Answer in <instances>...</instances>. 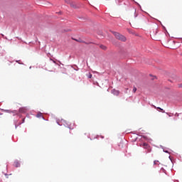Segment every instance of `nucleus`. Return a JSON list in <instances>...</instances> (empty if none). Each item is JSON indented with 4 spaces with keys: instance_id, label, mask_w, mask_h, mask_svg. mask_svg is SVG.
I'll list each match as a JSON object with an SVG mask.
<instances>
[{
    "instance_id": "nucleus-1",
    "label": "nucleus",
    "mask_w": 182,
    "mask_h": 182,
    "mask_svg": "<svg viewBox=\"0 0 182 182\" xmlns=\"http://www.w3.org/2000/svg\"><path fill=\"white\" fill-rule=\"evenodd\" d=\"M111 32L112 33L114 36H115L116 39H118V41H121L122 42H126V41H127V38H126L124 36L120 34V33L112 31Z\"/></svg>"
},
{
    "instance_id": "nucleus-2",
    "label": "nucleus",
    "mask_w": 182,
    "mask_h": 182,
    "mask_svg": "<svg viewBox=\"0 0 182 182\" xmlns=\"http://www.w3.org/2000/svg\"><path fill=\"white\" fill-rule=\"evenodd\" d=\"M150 33H151V36H152L154 41H157V38H156V36H157V33H159V29L157 28V26H156L155 28L152 29V31L150 32Z\"/></svg>"
},
{
    "instance_id": "nucleus-3",
    "label": "nucleus",
    "mask_w": 182,
    "mask_h": 182,
    "mask_svg": "<svg viewBox=\"0 0 182 182\" xmlns=\"http://www.w3.org/2000/svg\"><path fill=\"white\" fill-rule=\"evenodd\" d=\"M1 112H4L5 113H12L13 116H18L19 114V112L18 110H11V109H1Z\"/></svg>"
},
{
    "instance_id": "nucleus-4",
    "label": "nucleus",
    "mask_w": 182,
    "mask_h": 182,
    "mask_svg": "<svg viewBox=\"0 0 182 182\" xmlns=\"http://www.w3.org/2000/svg\"><path fill=\"white\" fill-rule=\"evenodd\" d=\"M147 22H149V19L147 18V17L141 15L139 18V23H141V25H144V23H147Z\"/></svg>"
},
{
    "instance_id": "nucleus-5",
    "label": "nucleus",
    "mask_w": 182,
    "mask_h": 182,
    "mask_svg": "<svg viewBox=\"0 0 182 182\" xmlns=\"http://www.w3.org/2000/svg\"><path fill=\"white\" fill-rule=\"evenodd\" d=\"M111 92L114 96H119L120 95V91L116 89H113Z\"/></svg>"
},
{
    "instance_id": "nucleus-6",
    "label": "nucleus",
    "mask_w": 182,
    "mask_h": 182,
    "mask_svg": "<svg viewBox=\"0 0 182 182\" xmlns=\"http://www.w3.org/2000/svg\"><path fill=\"white\" fill-rule=\"evenodd\" d=\"M70 5L71 8H74V9H77V8H79V6L76 5V3L74 1H71Z\"/></svg>"
},
{
    "instance_id": "nucleus-7",
    "label": "nucleus",
    "mask_w": 182,
    "mask_h": 182,
    "mask_svg": "<svg viewBox=\"0 0 182 182\" xmlns=\"http://www.w3.org/2000/svg\"><path fill=\"white\" fill-rule=\"evenodd\" d=\"M42 112H38L36 115V117H38V119L42 117L43 120H45V117L43 116H42Z\"/></svg>"
},
{
    "instance_id": "nucleus-8",
    "label": "nucleus",
    "mask_w": 182,
    "mask_h": 182,
    "mask_svg": "<svg viewBox=\"0 0 182 182\" xmlns=\"http://www.w3.org/2000/svg\"><path fill=\"white\" fill-rule=\"evenodd\" d=\"M76 42H79L80 43H85V41L82 40V38H78V39H74Z\"/></svg>"
},
{
    "instance_id": "nucleus-9",
    "label": "nucleus",
    "mask_w": 182,
    "mask_h": 182,
    "mask_svg": "<svg viewBox=\"0 0 182 182\" xmlns=\"http://www.w3.org/2000/svg\"><path fill=\"white\" fill-rule=\"evenodd\" d=\"M100 48L101 49H102V50H106V49H107V47H106V46H103V45H100Z\"/></svg>"
},
{
    "instance_id": "nucleus-10",
    "label": "nucleus",
    "mask_w": 182,
    "mask_h": 182,
    "mask_svg": "<svg viewBox=\"0 0 182 182\" xmlns=\"http://www.w3.org/2000/svg\"><path fill=\"white\" fill-rule=\"evenodd\" d=\"M74 70H79V68L77 67V65H74L71 66Z\"/></svg>"
},
{
    "instance_id": "nucleus-11",
    "label": "nucleus",
    "mask_w": 182,
    "mask_h": 182,
    "mask_svg": "<svg viewBox=\"0 0 182 182\" xmlns=\"http://www.w3.org/2000/svg\"><path fill=\"white\" fill-rule=\"evenodd\" d=\"M86 76L88 77V79H92V73H88V74H87Z\"/></svg>"
},
{
    "instance_id": "nucleus-12",
    "label": "nucleus",
    "mask_w": 182,
    "mask_h": 182,
    "mask_svg": "<svg viewBox=\"0 0 182 182\" xmlns=\"http://www.w3.org/2000/svg\"><path fill=\"white\" fill-rule=\"evenodd\" d=\"M65 4H68V5H70L72 0H65Z\"/></svg>"
},
{
    "instance_id": "nucleus-13",
    "label": "nucleus",
    "mask_w": 182,
    "mask_h": 182,
    "mask_svg": "<svg viewBox=\"0 0 182 182\" xmlns=\"http://www.w3.org/2000/svg\"><path fill=\"white\" fill-rule=\"evenodd\" d=\"M132 1V2H134L136 4V5H137L138 6H139V8H141V6L139 5V3H137V1H135L134 0H131Z\"/></svg>"
},
{
    "instance_id": "nucleus-14",
    "label": "nucleus",
    "mask_w": 182,
    "mask_h": 182,
    "mask_svg": "<svg viewBox=\"0 0 182 182\" xmlns=\"http://www.w3.org/2000/svg\"><path fill=\"white\" fill-rule=\"evenodd\" d=\"M85 43V45L95 44V43H93V42L87 43V42H86V41H85V43Z\"/></svg>"
},
{
    "instance_id": "nucleus-15",
    "label": "nucleus",
    "mask_w": 182,
    "mask_h": 182,
    "mask_svg": "<svg viewBox=\"0 0 182 182\" xmlns=\"http://www.w3.org/2000/svg\"><path fill=\"white\" fill-rule=\"evenodd\" d=\"M143 146H144V149H147V147H149V144H147V143H144Z\"/></svg>"
},
{
    "instance_id": "nucleus-16",
    "label": "nucleus",
    "mask_w": 182,
    "mask_h": 182,
    "mask_svg": "<svg viewBox=\"0 0 182 182\" xmlns=\"http://www.w3.org/2000/svg\"><path fill=\"white\" fill-rule=\"evenodd\" d=\"M138 15H139V14H137L136 10L134 9V18H137Z\"/></svg>"
},
{
    "instance_id": "nucleus-17",
    "label": "nucleus",
    "mask_w": 182,
    "mask_h": 182,
    "mask_svg": "<svg viewBox=\"0 0 182 182\" xmlns=\"http://www.w3.org/2000/svg\"><path fill=\"white\" fill-rule=\"evenodd\" d=\"M132 91L134 93H136V92H137V88L136 87H134Z\"/></svg>"
},
{
    "instance_id": "nucleus-18",
    "label": "nucleus",
    "mask_w": 182,
    "mask_h": 182,
    "mask_svg": "<svg viewBox=\"0 0 182 182\" xmlns=\"http://www.w3.org/2000/svg\"><path fill=\"white\" fill-rule=\"evenodd\" d=\"M156 109L161 110V112H162V113H165L164 109H161V107H157Z\"/></svg>"
},
{
    "instance_id": "nucleus-19",
    "label": "nucleus",
    "mask_w": 182,
    "mask_h": 182,
    "mask_svg": "<svg viewBox=\"0 0 182 182\" xmlns=\"http://www.w3.org/2000/svg\"><path fill=\"white\" fill-rule=\"evenodd\" d=\"M18 112V114H19V113H23V108H20Z\"/></svg>"
},
{
    "instance_id": "nucleus-20",
    "label": "nucleus",
    "mask_w": 182,
    "mask_h": 182,
    "mask_svg": "<svg viewBox=\"0 0 182 182\" xmlns=\"http://www.w3.org/2000/svg\"><path fill=\"white\" fill-rule=\"evenodd\" d=\"M178 86L179 88H181V89H182V83L178 84Z\"/></svg>"
},
{
    "instance_id": "nucleus-21",
    "label": "nucleus",
    "mask_w": 182,
    "mask_h": 182,
    "mask_svg": "<svg viewBox=\"0 0 182 182\" xmlns=\"http://www.w3.org/2000/svg\"><path fill=\"white\" fill-rule=\"evenodd\" d=\"M17 63H19L20 65H22V63H21V60H16Z\"/></svg>"
},
{
    "instance_id": "nucleus-22",
    "label": "nucleus",
    "mask_w": 182,
    "mask_h": 182,
    "mask_svg": "<svg viewBox=\"0 0 182 182\" xmlns=\"http://www.w3.org/2000/svg\"><path fill=\"white\" fill-rule=\"evenodd\" d=\"M157 163H159V161H154V164H157Z\"/></svg>"
},
{
    "instance_id": "nucleus-23",
    "label": "nucleus",
    "mask_w": 182,
    "mask_h": 182,
    "mask_svg": "<svg viewBox=\"0 0 182 182\" xmlns=\"http://www.w3.org/2000/svg\"><path fill=\"white\" fill-rule=\"evenodd\" d=\"M68 129H70V130L73 129V128L70 127V126L68 127Z\"/></svg>"
},
{
    "instance_id": "nucleus-24",
    "label": "nucleus",
    "mask_w": 182,
    "mask_h": 182,
    "mask_svg": "<svg viewBox=\"0 0 182 182\" xmlns=\"http://www.w3.org/2000/svg\"><path fill=\"white\" fill-rule=\"evenodd\" d=\"M70 30H64V32H69Z\"/></svg>"
},
{
    "instance_id": "nucleus-25",
    "label": "nucleus",
    "mask_w": 182,
    "mask_h": 182,
    "mask_svg": "<svg viewBox=\"0 0 182 182\" xmlns=\"http://www.w3.org/2000/svg\"><path fill=\"white\" fill-rule=\"evenodd\" d=\"M50 60H53V63H56V62L53 60H52V58H50Z\"/></svg>"
},
{
    "instance_id": "nucleus-26",
    "label": "nucleus",
    "mask_w": 182,
    "mask_h": 182,
    "mask_svg": "<svg viewBox=\"0 0 182 182\" xmlns=\"http://www.w3.org/2000/svg\"><path fill=\"white\" fill-rule=\"evenodd\" d=\"M58 124H59V126H61V124L58 122V121H57Z\"/></svg>"
},
{
    "instance_id": "nucleus-27",
    "label": "nucleus",
    "mask_w": 182,
    "mask_h": 182,
    "mask_svg": "<svg viewBox=\"0 0 182 182\" xmlns=\"http://www.w3.org/2000/svg\"><path fill=\"white\" fill-rule=\"evenodd\" d=\"M155 78H156V76H155L154 77H153V78L151 79V80H154Z\"/></svg>"
},
{
    "instance_id": "nucleus-28",
    "label": "nucleus",
    "mask_w": 182,
    "mask_h": 182,
    "mask_svg": "<svg viewBox=\"0 0 182 182\" xmlns=\"http://www.w3.org/2000/svg\"><path fill=\"white\" fill-rule=\"evenodd\" d=\"M22 123H25V119H23V122Z\"/></svg>"
},
{
    "instance_id": "nucleus-29",
    "label": "nucleus",
    "mask_w": 182,
    "mask_h": 182,
    "mask_svg": "<svg viewBox=\"0 0 182 182\" xmlns=\"http://www.w3.org/2000/svg\"><path fill=\"white\" fill-rule=\"evenodd\" d=\"M176 116L178 117V116H179V114H177V113H176Z\"/></svg>"
},
{
    "instance_id": "nucleus-30",
    "label": "nucleus",
    "mask_w": 182,
    "mask_h": 182,
    "mask_svg": "<svg viewBox=\"0 0 182 182\" xmlns=\"http://www.w3.org/2000/svg\"><path fill=\"white\" fill-rule=\"evenodd\" d=\"M153 107H154L155 109H156V106L153 105Z\"/></svg>"
},
{
    "instance_id": "nucleus-31",
    "label": "nucleus",
    "mask_w": 182,
    "mask_h": 182,
    "mask_svg": "<svg viewBox=\"0 0 182 182\" xmlns=\"http://www.w3.org/2000/svg\"><path fill=\"white\" fill-rule=\"evenodd\" d=\"M141 137H144V136L141 135Z\"/></svg>"
},
{
    "instance_id": "nucleus-32",
    "label": "nucleus",
    "mask_w": 182,
    "mask_h": 182,
    "mask_svg": "<svg viewBox=\"0 0 182 182\" xmlns=\"http://www.w3.org/2000/svg\"><path fill=\"white\" fill-rule=\"evenodd\" d=\"M2 115V113L0 112V116Z\"/></svg>"
},
{
    "instance_id": "nucleus-33",
    "label": "nucleus",
    "mask_w": 182,
    "mask_h": 182,
    "mask_svg": "<svg viewBox=\"0 0 182 182\" xmlns=\"http://www.w3.org/2000/svg\"><path fill=\"white\" fill-rule=\"evenodd\" d=\"M96 137H99V135H97Z\"/></svg>"
},
{
    "instance_id": "nucleus-34",
    "label": "nucleus",
    "mask_w": 182,
    "mask_h": 182,
    "mask_svg": "<svg viewBox=\"0 0 182 182\" xmlns=\"http://www.w3.org/2000/svg\"><path fill=\"white\" fill-rule=\"evenodd\" d=\"M18 127V126L16 125V129Z\"/></svg>"
},
{
    "instance_id": "nucleus-35",
    "label": "nucleus",
    "mask_w": 182,
    "mask_h": 182,
    "mask_svg": "<svg viewBox=\"0 0 182 182\" xmlns=\"http://www.w3.org/2000/svg\"><path fill=\"white\" fill-rule=\"evenodd\" d=\"M100 137H103V136H100Z\"/></svg>"
}]
</instances>
